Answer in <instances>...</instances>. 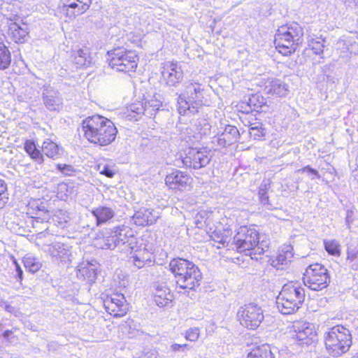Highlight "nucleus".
<instances>
[{"label":"nucleus","mask_w":358,"mask_h":358,"mask_svg":"<svg viewBox=\"0 0 358 358\" xmlns=\"http://www.w3.org/2000/svg\"><path fill=\"white\" fill-rule=\"evenodd\" d=\"M143 105L145 108V115L151 117L156 114L157 110H159L162 103L154 96L149 100H145L143 102Z\"/></svg>","instance_id":"c756f323"},{"label":"nucleus","mask_w":358,"mask_h":358,"mask_svg":"<svg viewBox=\"0 0 358 358\" xmlns=\"http://www.w3.org/2000/svg\"><path fill=\"white\" fill-rule=\"evenodd\" d=\"M232 229L228 227H217L215 230L212 233V238L223 245L229 243L231 239Z\"/></svg>","instance_id":"b1692460"},{"label":"nucleus","mask_w":358,"mask_h":358,"mask_svg":"<svg viewBox=\"0 0 358 358\" xmlns=\"http://www.w3.org/2000/svg\"><path fill=\"white\" fill-rule=\"evenodd\" d=\"M268 248V241L266 240H262L259 241L258 240V243L257 244V246L254 248L253 250V257H257V255H262L264 253L266 249Z\"/></svg>","instance_id":"a19ab883"},{"label":"nucleus","mask_w":358,"mask_h":358,"mask_svg":"<svg viewBox=\"0 0 358 358\" xmlns=\"http://www.w3.org/2000/svg\"><path fill=\"white\" fill-rule=\"evenodd\" d=\"M99 169L101 174H103L108 178H112L114 176V171L108 165L99 166Z\"/></svg>","instance_id":"de8ad7c7"},{"label":"nucleus","mask_w":358,"mask_h":358,"mask_svg":"<svg viewBox=\"0 0 358 358\" xmlns=\"http://www.w3.org/2000/svg\"><path fill=\"white\" fill-rule=\"evenodd\" d=\"M299 171H301L302 173H307L312 180L314 179V178H320L321 177L318 171L311 168L310 166H304L299 170Z\"/></svg>","instance_id":"a18cd8bd"},{"label":"nucleus","mask_w":358,"mask_h":358,"mask_svg":"<svg viewBox=\"0 0 358 358\" xmlns=\"http://www.w3.org/2000/svg\"><path fill=\"white\" fill-rule=\"evenodd\" d=\"M346 222L348 223V225L350 224L349 215H348L347 217H346Z\"/></svg>","instance_id":"69168bd1"},{"label":"nucleus","mask_w":358,"mask_h":358,"mask_svg":"<svg viewBox=\"0 0 358 358\" xmlns=\"http://www.w3.org/2000/svg\"><path fill=\"white\" fill-rule=\"evenodd\" d=\"M45 251L50 255L54 262L66 263L72 261L71 247L66 243L56 242L48 245Z\"/></svg>","instance_id":"dca6fc26"},{"label":"nucleus","mask_w":358,"mask_h":358,"mask_svg":"<svg viewBox=\"0 0 358 358\" xmlns=\"http://www.w3.org/2000/svg\"><path fill=\"white\" fill-rule=\"evenodd\" d=\"M127 112L129 113L128 116H130L131 118H136V115H139L141 114L145 115V108L143 105V102L138 101L131 103L127 108Z\"/></svg>","instance_id":"4c0bfd02"},{"label":"nucleus","mask_w":358,"mask_h":358,"mask_svg":"<svg viewBox=\"0 0 358 358\" xmlns=\"http://www.w3.org/2000/svg\"><path fill=\"white\" fill-rule=\"evenodd\" d=\"M217 143L219 145L222 147H225L232 144L231 139L224 136V133H222L220 136H219L217 138Z\"/></svg>","instance_id":"49530a36"},{"label":"nucleus","mask_w":358,"mask_h":358,"mask_svg":"<svg viewBox=\"0 0 358 358\" xmlns=\"http://www.w3.org/2000/svg\"><path fill=\"white\" fill-rule=\"evenodd\" d=\"M8 35L15 43H23L28 35L27 26L11 22L8 28Z\"/></svg>","instance_id":"4be33fe9"},{"label":"nucleus","mask_w":358,"mask_h":358,"mask_svg":"<svg viewBox=\"0 0 358 358\" xmlns=\"http://www.w3.org/2000/svg\"><path fill=\"white\" fill-rule=\"evenodd\" d=\"M81 127L86 139L100 146L113 143L117 133L111 120L99 115L86 117L83 120Z\"/></svg>","instance_id":"f257e3e1"},{"label":"nucleus","mask_w":358,"mask_h":358,"mask_svg":"<svg viewBox=\"0 0 358 358\" xmlns=\"http://www.w3.org/2000/svg\"><path fill=\"white\" fill-rule=\"evenodd\" d=\"M324 248L331 255L339 256L341 254V245L336 240L324 241Z\"/></svg>","instance_id":"e433bc0d"},{"label":"nucleus","mask_w":358,"mask_h":358,"mask_svg":"<svg viewBox=\"0 0 358 358\" xmlns=\"http://www.w3.org/2000/svg\"><path fill=\"white\" fill-rule=\"evenodd\" d=\"M6 190V185L5 182L0 180V194L4 193Z\"/></svg>","instance_id":"680f3d73"},{"label":"nucleus","mask_w":358,"mask_h":358,"mask_svg":"<svg viewBox=\"0 0 358 358\" xmlns=\"http://www.w3.org/2000/svg\"><path fill=\"white\" fill-rule=\"evenodd\" d=\"M159 218L158 213L150 208H141L132 216L135 224L138 226L152 225Z\"/></svg>","instance_id":"a211bd4d"},{"label":"nucleus","mask_w":358,"mask_h":358,"mask_svg":"<svg viewBox=\"0 0 358 358\" xmlns=\"http://www.w3.org/2000/svg\"><path fill=\"white\" fill-rule=\"evenodd\" d=\"M266 94L278 97H285L289 92V85L283 80L274 78L268 80L264 87Z\"/></svg>","instance_id":"6ab92c4d"},{"label":"nucleus","mask_w":358,"mask_h":358,"mask_svg":"<svg viewBox=\"0 0 358 358\" xmlns=\"http://www.w3.org/2000/svg\"><path fill=\"white\" fill-rule=\"evenodd\" d=\"M294 256L293 248L291 245H285L281 250L279 251V253L275 259L273 261L275 263V266L278 265H287L288 263L291 262L292 259Z\"/></svg>","instance_id":"a878e982"},{"label":"nucleus","mask_w":358,"mask_h":358,"mask_svg":"<svg viewBox=\"0 0 358 358\" xmlns=\"http://www.w3.org/2000/svg\"><path fill=\"white\" fill-rule=\"evenodd\" d=\"M173 297L170 289L165 284L158 283L155 285L153 299L158 306H168L172 301Z\"/></svg>","instance_id":"aec40b11"},{"label":"nucleus","mask_w":358,"mask_h":358,"mask_svg":"<svg viewBox=\"0 0 358 358\" xmlns=\"http://www.w3.org/2000/svg\"><path fill=\"white\" fill-rule=\"evenodd\" d=\"M223 133L224 134V136L231 139L232 143L235 142L239 136V131L238 129L231 125H227Z\"/></svg>","instance_id":"58836bf2"},{"label":"nucleus","mask_w":358,"mask_h":358,"mask_svg":"<svg viewBox=\"0 0 358 358\" xmlns=\"http://www.w3.org/2000/svg\"><path fill=\"white\" fill-rule=\"evenodd\" d=\"M5 304V300L0 296V306L3 307Z\"/></svg>","instance_id":"0e129e2a"},{"label":"nucleus","mask_w":358,"mask_h":358,"mask_svg":"<svg viewBox=\"0 0 358 358\" xmlns=\"http://www.w3.org/2000/svg\"><path fill=\"white\" fill-rule=\"evenodd\" d=\"M57 169L66 176H71L75 171L72 166L67 164H58Z\"/></svg>","instance_id":"8fccbe9b"},{"label":"nucleus","mask_w":358,"mask_h":358,"mask_svg":"<svg viewBox=\"0 0 358 358\" xmlns=\"http://www.w3.org/2000/svg\"><path fill=\"white\" fill-rule=\"evenodd\" d=\"M237 318L242 326L250 329H256L262 322L264 315L261 306L250 303L239 308Z\"/></svg>","instance_id":"9d476101"},{"label":"nucleus","mask_w":358,"mask_h":358,"mask_svg":"<svg viewBox=\"0 0 358 358\" xmlns=\"http://www.w3.org/2000/svg\"><path fill=\"white\" fill-rule=\"evenodd\" d=\"M317 331L313 324L306 322H296L293 324L291 338L299 345H309L317 341Z\"/></svg>","instance_id":"9b49d317"},{"label":"nucleus","mask_w":358,"mask_h":358,"mask_svg":"<svg viewBox=\"0 0 358 358\" xmlns=\"http://www.w3.org/2000/svg\"><path fill=\"white\" fill-rule=\"evenodd\" d=\"M206 125L208 127V129H210V127H209V124H206Z\"/></svg>","instance_id":"774afa93"},{"label":"nucleus","mask_w":358,"mask_h":358,"mask_svg":"<svg viewBox=\"0 0 358 358\" xmlns=\"http://www.w3.org/2000/svg\"><path fill=\"white\" fill-rule=\"evenodd\" d=\"M8 198L6 196V192L0 194V209L2 208L8 202Z\"/></svg>","instance_id":"13d9d810"},{"label":"nucleus","mask_w":358,"mask_h":358,"mask_svg":"<svg viewBox=\"0 0 358 358\" xmlns=\"http://www.w3.org/2000/svg\"><path fill=\"white\" fill-rule=\"evenodd\" d=\"M247 358H274L268 344L258 346L251 350Z\"/></svg>","instance_id":"c85d7f7f"},{"label":"nucleus","mask_w":358,"mask_h":358,"mask_svg":"<svg viewBox=\"0 0 358 358\" xmlns=\"http://www.w3.org/2000/svg\"><path fill=\"white\" fill-rule=\"evenodd\" d=\"M107 61L109 66L116 71L134 72L138 65V55L134 51L117 48L108 52Z\"/></svg>","instance_id":"0eeeda50"},{"label":"nucleus","mask_w":358,"mask_h":358,"mask_svg":"<svg viewBox=\"0 0 358 358\" xmlns=\"http://www.w3.org/2000/svg\"><path fill=\"white\" fill-rule=\"evenodd\" d=\"M17 331H19V330L16 328H14L11 330H6L3 333V336L5 339L11 343H16L17 341V335L15 334V333Z\"/></svg>","instance_id":"c03bdc74"},{"label":"nucleus","mask_w":358,"mask_h":358,"mask_svg":"<svg viewBox=\"0 0 358 358\" xmlns=\"http://www.w3.org/2000/svg\"><path fill=\"white\" fill-rule=\"evenodd\" d=\"M133 264L138 268H143L144 265L152 262V254L147 249H140L136 250L132 255Z\"/></svg>","instance_id":"5701e85b"},{"label":"nucleus","mask_w":358,"mask_h":358,"mask_svg":"<svg viewBox=\"0 0 358 358\" xmlns=\"http://www.w3.org/2000/svg\"><path fill=\"white\" fill-rule=\"evenodd\" d=\"M24 266L31 273L38 271L41 267V263L32 256H26L23 259Z\"/></svg>","instance_id":"c9c22d12"},{"label":"nucleus","mask_w":358,"mask_h":358,"mask_svg":"<svg viewBox=\"0 0 358 358\" xmlns=\"http://www.w3.org/2000/svg\"><path fill=\"white\" fill-rule=\"evenodd\" d=\"M76 1L80 2V3H82V5L79 8V10L73 12L72 14L70 15L71 16L73 15L75 17L76 15H80L84 13L87 10H88V8H90V6L92 3V0H76Z\"/></svg>","instance_id":"37998d69"},{"label":"nucleus","mask_w":358,"mask_h":358,"mask_svg":"<svg viewBox=\"0 0 358 358\" xmlns=\"http://www.w3.org/2000/svg\"><path fill=\"white\" fill-rule=\"evenodd\" d=\"M305 296L304 289L297 283L285 284L277 297V308L283 315L292 314L301 306Z\"/></svg>","instance_id":"20e7f679"},{"label":"nucleus","mask_w":358,"mask_h":358,"mask_svg":"<svg viewBox=\"0 0 358 358\" xmlns=\"http://www.w3.org/2000/svg\"><path fill=\"white\" fill-rule=\"evenodd\" d=\"M11 61V53L10 50L3 43H0V71H4L8 69Z\"/></svg>","instance_id":"2f4dec72"},{"label":"nucleus","mask_w":358,"mask_h":358,"mask_svg":"<svg viewBox=\"0 0 358 358\" xmlns=\"http://www.w3.org/2000/svg\"><path fill=\"white\" fill-rule=\"evenodd\" d=\"M248 104L251 110L259 111L265 106L266 101L262 95L255 94L249 97Z\"/></svg>","instance_id":"72a5a7b5"},{"label":"nucleus","mask_w":358,"mask_h":358,"mask_svg":"<svg viewBox=\"0 0 358 358\" xmlns=\"http://www.w3.org/2000/svg\"><path fill=\"white\" fill-rule=\"evenodd\" d=\"M355 295L356 298L358 299V289L355 292Z\"/></svg>","instance_id":"338daca9"},{"label":"nucleus","mask_w":358,"mask_h":358,"mask_svg":"<svg viewBox=\"0 0 358 358\" xmlns=\"http://www.w3.org/2000/svg\"><path fill=\"white\" fill-rule=\"evenodd\" d=\"M91 212L96 218V226L108 222L115 215L114 208L106 206H99L93 208Z\"/></svg>","instance_id":"412c9836"},{"label":"nucleus","mask_w":358,"mask_h":358,"mask_svg":"<svg viewBox=\"0 0 358 358\" xmlns=\"http://www.w3.org/2000/svg\"><path fill=\"white\" fill-rule=\"evenodd\" d=\"M345 3L347 7L357 8L358 6V0H345Z\"/></svg>","instance_id":"bf43d9fd"},{"label":"nucleus","mask_w":358,"mask_h":358,"mask_svg":"<svg viewBox=\"0 0 358 358\" xmlns=\"http://www.w3.org/2000/svg\"><path fill=\"white\" fill-rule=\"evenodd\" d=\"M210 160V152L206 149L190 148L183 158L182 163L187 167L199 169L206 166Z\"/></svg>","instance_id":"ddd939ff"},{"label":"nucleus","mask_w":358,"mask_h":358,"mask_svg":"<svg viewBox=\"0 0 358 358\" xmlns=\"http://www.w3.org/2000/svg\"><path fill=\"white\" fill-rule=\"evenodd\" d=\"M43 152L50 158H57L60 155L58 145L53 141L46 139L42 145Z\"/></svg>","instance_id":"7c9ffc66"},{"label":"nucleus","mask_w":358,"mask_h":358,"mask_svg":"<svg viewBox=\"0 0 358 358\" xmlns=\"http://www.w3.org/2000/svg\"><path fill=\"white\" fill-rule=\"evenodd\" d=\"M303 28L296 22L280 27L275 34L274 43L278 52L285 56L294 53L302 43Z\"/></svg>","instance_id":"7ed1b4c3"},{"label":"nucleus","mask_w":358,"mask_h":358,"mask_svg":"<svg viewBox=\"0 0 358 358\" xmlns=\"http://www.w3.org/2000/svg\"><path fill=\"white\" fill-rule=\"evenodd\" d=\"M14 263L15 264V270L17 272V275L19 280L21 281L22 280L23 271L20 265L16 262V261H15Z\"/></svg>","instance_id":"052dcab7"},{"label":"nucleus","mask_w":358,"mask_h":358,"mask_svg":"<svg viewBox=\"0 0 358 358\" xmlns=\"http://www.w3.org/2000/svg\"><path fill=\"white\" fill-rule=\"evenodd\" d=\"M203 88L198 83L187 82L178 97V110L180 115L194 114L203 102Z\"/></svg>","instance_id":"423d86ee"},{"label":"nucleus","mask_w":358,"mask_h":358,"mask_svg":"<svg viewBox=\"0 0 358 358\" xmlns=\"http://www.w3.org/2000/svg\"><path fill=\"white\" fill-rule=\"evenodd\" d=\"M324 343L329 354L339 357L347 352L352 345L350 330L342 325H336L324 334Z\"/></svg>","instance_id":"39448f33"},{"label":"nucleus","mask_w":358,"mask_h":358,"mask_svg":"<svg viewBox=\"0 0 358 358\" xmlns=\"http://www.w3.org/2000/svg\"><path fill=\"white\" fill-rule=\"evenodd\" d=\"M106 311L114 317L124 316L128 309L124 296L120 293H113L107 295L103 299Z\"/></svg>","instance_id":"f8f14e48"},{"label":"nucleus","mask_w":358,"mask_h":358,"mask_svg":"<svg viewBox=\"0 0 358 358\" xmlns=\"http://www.w3.org/2000/svg\"><path fill=\"white\" fill-rule=\"evenodd\" d=\"M270 182L268 180H264L259 187V190H263V192H267V190L270 188Z\"/></svg>","instance_id":"6e6d98bb"},{"label":"nucleus","mask_w":358,"mask_h":358,"mask_svg":"<svg viewBox=\"0 0 358 358\" xmlns=\"http://www.w3.org/2000/svg\"><path fill=\"white\" fill-rule=\"evenodd\" d=\"M192 180V178L187 173L173 169L166 175L165 184L171 189L185 191L191 187Z\"/></svg>","instance_id":"4468645a"},{"label":"nucleus","mask_w":358,"mask_h":358,"mask_svg":"<svg viewBox=\"0 0 358 358\" xmlns=\"http://www.w3.org/2000/svg\"><path fill=\"white\" fill-rule=\"evenodd\" d=\"M259 233L255 229L248 228L242 226L238 229V232L233 238V243L236 250L238 252H245L252 259H257V257H253V250L258 243Z\"/></svg>","instance_id":"1a4fd4ad"},{"label":"nucleus","mask_w":358,"mask_h":358,"mask_svg":"<svg viewBox=\"0 0 358 358\" xmlns=\"http://www.w3.org/2000/svg\"><path fill=\"white\" fill-rule=\"evenodd\" d=\"M113 232L117 239V242L119 246L127 243L129 238L133 236L131 229L124 225L117 227Z\"/></svg>","instance_id":"cd10ccee"},{"label":"nucleus","mask_w":358,"mask_h":358,"mask_svg":"<svg viewBox=\"0 0 358 358\" xmlns=\"http://www.w3.org/2000/svg\"><path fill=\"white\" fill-rule=\"evenodd\" d=\"M169 267L180 288L194 289L200 285L201 273L193 262L182 258L174 259L170 262Z\"/></svg>","instance_id":"f03ea898"},{"label":"nucleus","mask_w":358,"mask_h":358,"mask_svg":"<svg viewBox=\"0 0 358 358\" xmlns=\"http://www.w3.org/2000/svg\"><path fill=\"white\" fill-rule=\"evenodd\" d=\"M5 309L6 311L8 313H10L11 314H13L15 315H17L18 313V310L15 307L12 306L11 305L7 303V302L5 301V304H3V306L2 307Z\"/></svg>","instance_id":"5fc2aeb1"},{"label":"nucleus","mask_w":358,"mask_h":358,"mask_svg":"<svg viewBox=\"0 0 358 358\" xmlns=\"http://www.w3.org/2000/svg\"><path fill=\"white\" fill-rule=\"evenodd\" d=\"M250 134L253 136L255 139L264 136V129L262 127L260 124H251L250 125Z\"/></svg>","instance_id":"ea45409f"},{"label":"nucleus","mask_w":358,"mask_h":358,"mask_svg":"<svg viewBox=\"0 0 358 358\" xmlns=\"http://www.w3.org/2000/svg\"><path fill=\"white\" fill-rule=\"evenodd\" d=\"M348 258L350 259L351 260H353L356 258V254L353 253L352 252L348 251Z\"/></svg>","instance_id":"e2e57ef3"},{"label":"nucleus","mask_w":358,"mask_h":358,"mask_svg":"<svg viewBox=\"0 0 358 358\" xmlns=\"http://www.w3.org/2000/svg\"><path fill=\"white\" fill-rule=\"evenodd\" d=\"M64 6L67 7V8H66L67 15H69V8H72V9L78 8L77 10H78L79 8L80 7L76 2L64 3Z\"/></svg>","instance_id":"4d7b16f0"},{"label":"nucleus","mask_w":358,"mask_h":358,"mask_svg":"<svg viewBox=\"0 0 358 358\" xmlns=\"http://www.w3.org/2000/svg\"><path fill=\"white\" fill-rule=\"evenodd\" d=\"M324 43L325 39L322 37L310 39L308 41V48L306 49V51L311 50L315 55H321L324 51Z\"/></svg>","instance_id":"473e14b6"},{"label":"nucleus","mask_w":358,"mask_h":358,"mask_svg":"<svg viewBox=\"0 0 358 358\" xmlns=\"http://www.w3.org/2000/svg\"><path fill=\"white\" fill-rule=\"evenodd\" d=\"M29 156L39 164H41L43 162V157L38 149L34 150Z\"/></svg>","instance_id":"603ef678"},{"label":"nucleus","mask_w":358,"mask_h":358,"mask_svg":"<svg viewBox=\"0 0 358 358\" xmlns=\"http://www.w3.org/2000/svg\"><path fill=\"white\" fill-rule=\"evenodd\" d=\"M72 58L76 68L87 66L91 63V57L87 49H78L73 51Z\"/></svg>","instance_id":"393cba45"},{"label":"nucleus","mask_w":358,"mask_h":358,"mask_svg":"<svg viewBox=\"0 0 358 358\" xmlns=\"http://www.w3.org/2000/svg\"><path fill=\"white\" fill-rule=\"evenodd\" d=\"M37 148H36L34 142L31 141H27L24 143V150L25 151L30 155L34 150Z\"/></svg>","instance_id":"864d4df0"},{"label":"nucleus","mask_w":358,"mask_h":358,"mask_svg":"<svg viewBox=\"0 0 358 358\" xmlns=\"http://www.w3.org/2000/svg\"><path fill=\"white\" fill-rule=\"evenodd\" d=\"M42 100L50 111H59L62 108L63 99L59 92L50 85L43 87Z\"/></svg>","instance_id":"f3484780"},{"label":"nucleus","mask_w":358,"mask_h":358,"mask_svg":"<svg viewBox=\"0 0 358 358\" xmlns=\"http://www.w3.org/2000/svg\"><path fill=\"white\" fill-rule=\"evenodd\" d=\"M115 234L112 231L107 236H104L101 240V247L105 250H114L115 248L119 247L117 242Z\"/></svg>","instance_id":"f704fd0d"},{"label":"nucleus","mask_w":358,"mask_h":358,"mask_svg":"<svg viewBox=\"0 0 358 358\" xmlns=\"http://www.w3.org/2000/svg\"><path fill=\"white\" fill-rule=\"evenodd\" d=\"M258 194H259L260 202L264 206H266L268 207V208L270 209L271 207L272 206V205L269 203L268 196L267 195V192H263V190L262 189V190H259Z\"/></svg>","instance_id":"09e8293b"},{"label":"nucleus","mask_w":358,"mask_h":358,"mask_svg":"<svg viewBox=\"0 0 358 358\" xmlns=\"http://www.w3.org/2000/svg\"><path fill=\"white\" fill-rule=\"evenodd\" d=\"M200 335V329L198 327L189 329L185 334V338L189 341H196Z\"/></svg>","instance_id":"79ce46f5"},{"label":"nucleus","mask_w":358,"mask_h":358,"mask_svg":"<svg viewBox=\"0 0 358 358\" xmlns=\"http://www.w3.org/2000/svg\"><path fill=\"white\" fill-rule=\"evenodd\" d=\"M77 275L83 277L85 280H94L96 275L95 265L90 262L81 264L78 266Z\"/></svg>","instance_id":"bb28decb"},{"label":"nucleus","mask_w":358,"mask_h":358,"mask_svg":"<svg viewBox=\"0 0 358 358\" xmlns=\"http://www.w3.org/2000/svg\"><path fill=\"white\" fill-rule=\"evenodd\" d=\"M189 348H190L189 345L187 344L181 345V344L174 343V344L171 345V350L174 352H179V351L185 352V350H187Z\"/></svg>","instance_id":"3c124183"},{"label":"nucleus","mask_w":358,"mask_h":358,"mask_svg":"<svg viewBox=\"0 0 358 358\" xmlns=\"http://www.w3.org/2000/svg\"><path fill=\"white\" fill-rule=\"evenodd\" d=\"M162 74L166 85L170 87H176L183 78V71L180 65L169 61L163 64Z\"/></svg>","instance_id":"2eb2a0df"},{"label":"nucleus","mask_w":358,"mask_h":358,"mask_svg":"<svg viewBox=\"0 0 358 358\" xmlns=\"http://www.w3.org/2000/svg\"><path fill=\"white\" fill-rule=\"evenodd\" d=\"M304 285L314 291L326 288L330 282L327 269L320 264H311L307 267L303 276Z\"/></svg>","instance_id":"6e6552de"}]
</instances>
